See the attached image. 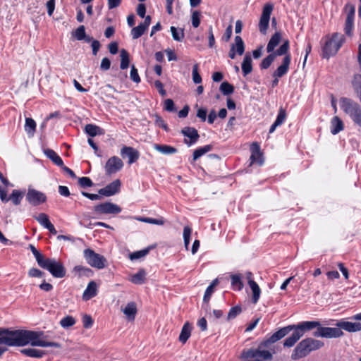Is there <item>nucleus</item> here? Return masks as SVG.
Returning a JSON list of instances; mask_svg holds the SVG:
<instances>
[{
	"label": "nucleus",
	"mask_w": 361,
	"mask_h": 361,
	"mask_svg": "<svg viewBox=\"0 0 361 361\" xmlns=\"http://www.w3.org/2000/svg\"><path fill=\"white\" fill-rule=\"evenodd\" d=\"M251 150V156H250V165L254 163L257 164L261 166L264 163V159L262 157V154L260 151V147L257 142H253L250 147Z\"/></svg>",
	"instance_id": "14"
},
{
	"label": "nucleus",
	"mask_w": 361,
	"mask_h": 361,
	"mask_svg": "<svg viewBox=\"0 0 361 361\" xmlns=\"http://www.w3.org/2000/svg\"><path fill=\"white\" fill-rule=\"evenodd\" d=\"M75 324V319L72 316H66L60 321V325L63 328H68Z\"/></svg>",
	"instance_id": "43"
},
{
	"label": "nucleus",
	"mask_w": 361,
	"mask_h": 361,
	"mask_svg": "<svg viewBox=\"0 0 361 361\" xmlns=\"http://www.w3.org/2000/svg\"><path fill=\"white\" fill-rule=\"evenodd\" d=\"M164 109L170 112L176 111L174 102L172 99H167L164 101Z\"/></svg>",
	"instance_id": "56"
},
{
	"label": "nucleus",
	"mask_w": 361,
	"mask_h": 361,
	"mask_svg": "<svg viewBox=\"0 0 361 361\" xmlns=\"http://www.w3.org/2000/svg\"><path fill=\"white\" fill-rule=\"evenodd\" d=\"M73 35L78 40H83L85 37V28L84 25L78 27L73 33Z\"/></svg>",
	"instance_id": "47"
},
{
	"label": "nucleus",
	"mask_w": 361,
	"mask_h": 361,
	"mask_svg": "<svg viewBox=\"0 0 361 361\" xmlns=\"http://www.w3.org/2000/svg\"><path fill=\"white\" fill-rule=\"evenodd\" d=\"M154 149L164 154H172L177 152V149L166 145H154Z\"/></svg>",
	"instance_id": "27"
},
{
	"label": "nucleus",
	"mask_w": 361,
	"mask_h": 361,
	"mask_svg": "<svg viewBox=\"0 0 361 361\" xmlns=\"http://www.w3.org/2000/svg\"><path fill=\"white\" fill-rule=\"evenodd\" d=\"M191 330L192 327L190 324L188 322L185 323L178 338L181 343H185L188 341L190 336Z\"/></svg>",
	"instance_id": "25"
},
{
	"label": "nucleus",
	"mask_w": 361,
	"mask_h": 361,
	"mask_svg": "<svg viewBox=\"0 0 361 361\" xmlns=\"http://www.w3.org/2000/svg\"><path fill=\"white\" fill-rule=\"evenodd\" d=\"M274 59H275V58L274 57V55L270 54L268 56H267L266 58H264L262 60V61L260 64V68L262 69L268 68L271 66V64L273 63Z\"/></svg>",
	"instance_id": "50"
},
{
	"label": "nucleus",
	"mask_w": 361,
	"mask_h": 361,
	"mask_svg": "<svg viewBox=\"0 0 361 361\" xmlns=\"http://www.w3.org/2000/svg\"><path fill=\"white\" fill-rule=\"evenodd\" d=\"M37 222L44 228H47L51 223L49 219L47 214L44 213H40L37 216L35 217Z\"/></svg>",
	"instance_id": "37"
},
{
	"label": "nucleus",
	"mask_w": 361,
	"mask_h": 361,
	"mask_svg": "<svg viewBox=\"0 0 361 361\" xmlns=\"http://www.w3.org/2000/svg\"><path fill=\"white\" fill-rule=\"evenodd\" d=\"M231 286L233 289L240 290L243 288V283L240 274H232L231 276Z\"/></svg>",
	"instance_id": "33"
},
{
	"label": "nucleus",
	"mask_w": 361,
	"mask_h": 361,
	"mask_svg": "<svg viewBox=\"0 0 361 361\" xmlns=\"http://www.w3.org/2000/svg\"><path fill=\"white\" fill-rule=\"evenodd\" d=\"M345 9L348 12L346 20H350L353 21L355 12V7L351 4H348L345 6Z\"/></svg>",
	"instance_id": "55"
},
{
	"label": "nucleus",
	"mask_w": 361,
	"mask_h": 361,
	"mask_svg": "<svg viewBox=\"0 0 361 361\" xmlns=\"http://www.w3.org/2000/svg\"><path fill=\"white\" fill-rule=\"evenodd\" d=\"M290 63V54H287L283 59V63L279 66L276 71L273 73V77L281 78L286 75L288 71Z\"/></svg>",
	"instance_id": "17"
},
{
	"label": "nucleus",
	"mask_w": 361,
	"mask_h": 361,
	"mask_svg": "<svg viewBox=\"0 0 361 361\" xmlns=\"http://www.w3.org/2000/svg\"><path fill=\"white\" fill-rule=\"evenodd\" d=\"M324 345V342L320 340L311 337L304 338L293 350L290 357L293 360L304 358L312 352L319 350Z\"/></svg>",
	"instance_id": "2"
},
{
	"label": "nucleus",
	"mask_w": 361,
	"mask_h": 361,
	"mask_svg": "<svg viewBox=\"0 0 361 361\" xmlns=\"http://www.w3.org/2000/svg\"><path fill=\"white\" fill-rule=\"evenodd\" d=\"M192 80L195 84H200L202 82V77L198 72V64H195L192 67Z\"/></svg>",
	"instance_id": "49"
},
{
	"label": "nucleus",
	"mask_w": 361,
	"mask_h": 361,
	"mask_svg": "<svg viewBox=\"0 0 361 361\" xmlns=\"http://www.w3.org/2000/svg\"><path fill=\"white\" fill-rule=\"evenodd\" d=\"M220 90L224 95H228L233 92L234 87L228 82H223L220 85Z\"/></svg>",
	"instance_id": "46"
},
{
	"label": "nucleus",
	"mask_w": 361,
	"mask_h": 361,
	"mask_svg": "<svg viewBox=\"0 0 361 361\" xmlns=\"http://www.w3.org/2000/svg\"><path fill=\"white\" fill-rule=\"evenodd\" d=\"M82 323H83V326L85 329L90 328L93 324V320H92L91 316L87 315V314L84 315L82 317Z\"/></svg>",
	"instance_id": "57"
},
{
	"label": "nucleus",
	"mask_w": 361,
	"mask_h": 361,
	"mask_svg": "<svg viewBox=\"0 0 361 361\" xmlns=\"http://www.w3.org/2000/svg\"><path fill=\"white\" fill-rule=\"evenodd\" d=\"M336 326L348 332H357L361 331V323L340 321L336 323Z\"/></svg>",
	"instance_id": "16"
},
{
	"label": "nucleus",
	"mask_w": 361,
	"mask_h": 361,
	"mask_svg": "<svg viewBox=\"0 0 361 361\" xmlns=\"http://www.w3.org/2000/svg\"><path fill=\"white\" fill-rule=\"evenodd\" d=\"M344 125L338 116H334L331 121V133L336 135L343 130Z\"/></svg>",
	"instance_id": "20"
},
{
	"label": "nucleus",
	"mask_w": 361,
	"mask_h": 361,
	"mask_svg": "<svg viewBox=\"0 0 361 361\" xmlns=\"http://www.w3.org/2000/svg\"><path fill=\"white\" fill-rule=\"evenodd\" d=\"M191 233H192V228L188 226H185L183 228V235L184 246L186 250H188Z\"/></svg>",
	"instance_id": "41"
},
{
	"label": "nucleus",
	"mask_w": 361,
	"mask_h": 361,
	"mask_svg": "<svg viewBox=\"0 0 361 361\" xmlns=\"http://www.w3.org/2000/svg\"><path fill=\"white\" fill-rule=\"evenodd\" d=\"M352 85L355 92L357 94V97L361 102V75L355 74L352 80Z\"/></svg>",
	"instance_id": "30"
},
{
	"label": "nucleus",
	"mask_w": 361,
	"mask_h": 361,
	"mask_svg": "<svg viewBox=\"0 0 361 361\" xmlns=\"http://www.w3.org/2000/svg\"><path fill=\"white\" fill-rule=\"evenodd\" d=\"M181 133L186 137L187 138L184 139V142L188 146L190 147L193 144H195L198 138L199 134L197 130L191 127H185L181 130Z\"/></svg>",
	"instance_id": "12"
},
{
	"label": "nucleus",
	"mask_w": 361,
	"mask_h": 361,
	"mask_svg": "<svg viewBox=\"0 0 361 361\" xmlns=\"http://www.w3.org/2000/svg\"><path fill=\"white\" fill-rule=\"evenodd\" d=\"M122 312L129 321H133L137 314V306L135 302H128L126 305V306L122 310Z\"/></svg>",
	"instance_id": "18"
},
{
	"label": "nucleus",
	"mask_w": 361,
	"mask_h": 361,
	"mask_svg": "<svg viewBox=\"0 0 361 361\" xmlns=\"http://www.w3.org/2000/svg\"><path fill=\"white\" fill-rule=\"evenodd\" d=\"M146 13V7L144 4H138L137 7V15L141 17L144 18Z\"/></svg>",
	"instance_id": "64"
},
{
	"label": "nucleus",
	"mask_w": 361,
	"mask_h": 361,
	"mask_svg": "<svg viewBox=\"0 0 361 361\" xmlns=\"http://www.w3.org/2000/svg\"><path fill=\"white\" fill-rule=\"evenodd\" d=\"M252 291V301L254 304H256L259 299L261 290L255 281H251L250 284H248Z\"/></svg>",
	"instance_id": "32"
},
{
	"label": "nucleus",
	"mask_w": 361,
	"mask_h": 361,
	"mask_svg": "<svg viewBox=\"0 0 361 361\" xmlns=\"http://www.w3.org/2000/svg\"><path fill=\"white\" fill-rule=\"evenodd\" d=\"M340 107L354 123L361 126V106L356 102L347 97H341Z\"/></svg>",
	"instance_id": "4"
},
{
	"label": "nucleus",
	"mask_w": 361,
	"mask_h": 361,
	"mask_svg": "<svg viewBox=\"0 0 361 361\" xmlns=\"http://www.w3.org/2000/svg\"><path fill=\"white\" fill-rule=\"evenodd\" d=\"M171 35L173 39L178 42H181L184 38V31L183 29H177L174 26H171Z\"/></svg>",
	"instance_id": "38"
},
{
	"label": "nucleus",
	"mask_w": 361,
	"mask_h": 361,
	"mask_svg": "<svg viewBox=\"0 0 361 361\" xmlns=\"http://www.w3.org/2000/svg\"><path fill=\"white\" fill-rule=\"evenodd\" d=\"M272 11V4H267L264 5L259 23V30L263 34L266 33L267 30L269 27L270 16L271 14Z\"/></svg>",
	"instance_id": "10"
},
{
	"label": "nucleus",
	"mask_w": 361,
	"mask_h": 361,
	"mask_svg": "<svg viewBox=\"0 0 361 361\" xmlns=\"http://www.w3.org/2000/svg\"><path fill=\"white\" fill-rule=\"evenodd\" d=\"M150 248L147 247L139 251L134 252L131 254H130L129 258L131 260H136L138 259H140L142 257H145L149 252Z\"/></svg>",
	"instance_id": "40"
},
{
	"label": "nucleus",
	"mask_w": 361,
	"mask_h": 361,
	"mask_svg": "<svg viewBox=\"0 0 361 361\" xmlns=\"http://www.w3.org/2000/svg\"><path fill=\"white\" fill-rule=\"evenodd\" d=\"M121 185V181L118 179H116L106 187L99 189L98 192L99 195L106 197L114 195L119 191Z\"/></svg>",
	"instance_id": "13"
},
{
	"label": "nucleus",
	"mask_w": 361,
	"mask_h": 361,
	"mask_svg": "<svg viewBox=\"0 0 361 361\" xmlns=\"http://www.w3.org/2000/svg\"><path fill=\"white\" fill-rule=\"evenodd\" d=\"M234 47V49L239 56H242L245 52V44L240 36H235L234 39V43L231 44Z\"/></svg>",
	"instance_id": "28"
},
{
	"label": "nucleus",
	"mask_w": 361,
	"mask_h": 361,
	"mask_svg": "<svg viewBox=\"0 0 361 361\" xmlns=\"http://www.w3.org/2000/svg\"><path fill=\"white\" fill-rule=\"evenodd\" d=\"M83 256L87 263L92 267L102 269L106 266V259L90 248L85 249L83 251Z\"/></svg>",
	"instance_id": "6"
},
{
	"label": "nucleus",
	"mask_w": 361,
	"mask_h": 361,
	"mask_svg": "<svg viewBox=\"0 0 361 361\" xmlns=\"http://www.w3.org/2000/svg\"><path fill=\"white\" fill-rule=\"evenodd\" d=\"M281 39V35L279 32H276L270 39L267 47V51L270 53L272 52L276 46L279 45Z\"/></svg>",
	"instance_id": "26"
},
{
	"label": "nucleus",
	"mask_w": 361,
	"mask_h": 361,
	"mask_svg": "<svg viewBox=\"0 0 361 361\" xmlns=\"http://www.w3.org/2000/svg\"><path fill=\"white\" fill-rule=\"evenodd\" d=\"M23 355L35 358H40L44 355V353L42 350L35 348H24L20 350Z\"/></svg>",
	"instance_id": "29"
},
{
	"label": "nucleus",
	"mask_w": 361,
	"mask_h": 361,
	"mask_svg": "<svg viewBox=\"0 0 361 361\" xmlns=\"http://www.w3.org/2000/svg\"><path fill=\"white\" fill-rule=\"evenodd\" d=\"M78 183L82 188H89L93 185V182L89 177H81L78 178Z\"/></svg>",
	"instance_id": "51"
},
{
	"label": "nucleus",
	"mask_w": 361,
	"mask_h": 361,
	"mask_svg": "<svg viewBox=\"0 0 361 361\" xmlns=\"http://www.w3.org/2000/svg\"><path fill=\"white\" fill-rule=\"evenodd\" d=\"M121 155L123 158L127 157L128 158V163L132 164L139 159L140 153L137 149L131 147L124 146L121 149Z\"/></svg>",
	"instance_id": "15"
},
{
	"label": "nucleus",
	"mask_w": 361,
	"mask_h": 361,
	"mask_svg": "<svg viewBox=\"0 0 361 361\" xmlns=\"http://www.w3.org/2000/svg\"><path fill=\"white\" fill-rule=\"evenodd\" d=\"M26 200L32 206L36 207L47 201V195L41 191L29 188L26 194Z\"/></svg>",
	"instance_id": "8"
},
{
	"label": "nucleus",
	"mask_w": 361,
	"mask_h": 361,
	"mask_svg": "<svg viewBox=\"0 0 361 361\" xmlns=\"http://www.w3.org/2000/svg\"><path fill=\"white\" fill-rule=\"evenodd\" d=\"M241 307L240 306H235L232 307L228 314V319H234L238 314L241 312Z\"/></svg>",
	"instance_id": "54"
},
{
	"label": "nucleus",
	"mask_w": 361,
	"mask_h": 361,
	"mask_svg": "<svg viewBox=\"0 0 361 361\" xmlns=\"http://www.w3.org/2000/svg\"><path fill=\"white\" fill-rule=\"evenodd\" d=\"M23 197V192L18 190H13L9 200H11L15 205H18L20 204Z\"/></svg>",
	"instance_id": "39"
},
{
	"label": "nucleus",
	"mask_w": 361,
	"mask_h": 361,
	"mask_svg": "<svg viewBox=\"0 0 361 361\" xmlns=\"http://www.w3.org/2000/svg\"><path fill=\"white\" fill-rule=\"evenodd\" d=\"M129 280L134 284H143L146 281V271L140 269L136 274L132 275Z\"/></svg>",
	"instance_id": "24"
},
{
	"label": "nucleus",
	"mask_w": 361,
	"mask_h": 361,
	"mask_svg": "<svg viewBox=\"0 0 361 361\" xmlns=\"http://www.w3.org/2000/svg\"><path fill=\"white\" fill-rule=\"evenodd\" d=\"M121 64L120 68L122 70L128 68L130 63L129 54L126 49H121L120 51Z\"/></svg>",
	"instance_id": "35"
},
{
	"label": "nucleus",
	"mask_w": 361,
	"mask_h": 361,
	"mask_svg": "<svg viewBox=\"0 0 361 361\" xmlns=\"http://www.w3.org/2000/svg\"><path fill=\"white\" fill-rule=\"evenodd\" d=\"M110 66H111V61L110 60L105 57V58H103L102 61H101V64H100V68L102 70V71H107L110 68Z\"/></svg>",
	"instance_id": "61"
},
{
	"label": "nucleus",
	"mask_w": 361,
	"mask_h": 361,
	"mask_svg": "<svg viewBox=\"0 0 361 361\" xmlns=\"http://www.w3.org/2000/svg\"><path fill=\"white\" fill-rule=\"evenodd\" d=\"M212 149V146L210 145H204L203 147L196 149L193 152V161H196L200 157L210 152Z\"/></svg>",
	"instance_id": "31"
},
{
	"label": "nucleus",
	"mask_w": 361,
	"mask_h": 361,
	"mask_svg": "<svg viewBox=\"0 0 361 361\" xmlns=\"http://www.w3.org/2000/svg\"><path fill=\"white\" fill-rule=\"evenodd\" d=\"M252 60L250 54H246L243 63H242V71L245 76L250 74L252 71Z\"/></svg>",
	"instance_id": "22"
},
{
	"label": "nucleus",
	"mask_w": 361,
	"mask_h": 361,
	"mask_svg": "<svg viewBox=\"0 0 361 361\" xmlns=\"http://www.w3.org/2000/svg\"><path fill=\"white\" fill-rule=\"evenodd\" d=\"M233 32V27L231 25H229L227 28L225 30V33L223 36V39H224L226 42H228L232 35Z\"/></svg>",
	"instance_id": "63"
},
{
	"label": "nucleus",
	"mask_w": 361,
	"mask_h": 361,
	"mask_svg": "<svg viewBox=\"0 0 361 361\" xmlns=\"http://www.w3.org/2000/svg\"><path fill=\"white\" fill-rule=\"evenodd\" d=\"M286 111L283 109H280L278 116H277V118H276V121H274V123L279 126L283 123V122L286 120Z\"/></svg>",
	"instance_id": "52"
},
{
	"label": "nucleus",
	"mask_w": 361,
	"mask_h": 361,
	"mask_svg": "<svg viewBox=\"0 0 361 361\" xmlns=\"http://www.w3.org/2000/svg\"><path fill=\"white\" fill-rule=\"evenodd\" d=\"M75 276L78 277L87 276L90 277L93 275V271L91 269L84 266H75L73 270Z\"/></svg>",
	"instance_id": "23"
},
{
	"label": "nucleus",
	"mask_w": 361,
	"mask_h": 361,
	"mask_svg": "<svg viewBox=\"0 0 361 361\" xmlns=\"http://www.w3.org/2000/svg\"><path fill=\"white\" fill-rule=\"evenodd\" d=\"M31 252L35 256L36 261L37 262L38 265L41 264L43 260L45 259L44 256L35 248V247L32 245H29Z\"/></svg>",
	"instance_id": "48"
},
{
	"label": "nucleus",
	"mask_w": 361,
	"mask_h": 361,
	"mask_svg": "<svg viewBox=\"0 0 361 361\" xmlns=\"http://www.w3.org/2000/svg\"><path fill=\"white\" fill-rule=\"evenodd\" d=\"M123 166V163L122 160L116 156H113L107 160L104 169L106 173L111 175L120 171Z\"/></svg>",
	"instance_id": "11"
},
{
	"label": "nucleus",
	"mask_w": 361,
	"mask_h": 361,
	"mask_svg": "<svg viewBox=\"0 0 361 361\" xmlns=\"http://www.w3.org/2000/svg\"><path fill=\"white\" fill-rule=\"evenodd\" d=\"M47 13L49 16H52L55 9V0H49L47 2Z\"/></svg>",
	"instance_id": "59"
},
{
	"label": "nucleus",
	"mask_w": 361,
	"mask_h": 361,
	"mask_svg": "<svg viewBox=\"0 0 361 361\" xmlns=\"http://www.w3.org/2000/svg\"><path fill=\"white\" fill-rule=\"evenodd\" d=\"M93 210L97 214H116L121 212V208L112 202H104L97 204Z\"/></svg>",
	"instance_id": "9"
},
{
	"label": "nucleus",
	"mask_w": 361,
	"mask_h": 361,
	"mask_svg": "<svg viewBox=\"0 0 361 361\" xmlns=\"http://www.w3.org/2000/svg\"><path fill=\"white\" fill-rule=\"evenodd\" d=\"M85 130V133L91 137L96 136L97 135H102L103 133V130L99 126L92 124L86 125Z\"/></svg>",
	"instance_id": "34"
},
{
	"label": "nucleus",
	"mask_w": 361,
	"mask_h": 361,
	"mask_svg": "<svg viewBox=\"0 0 361 361\" xmlns=\"http://www.w3.org/2000/svg\"><path fill=\"white\" fill-rule=\"evenodd\" d=\"M130 78L133 82H135L136 83H138L140 82V78L139 76L137 70L135 67L134 65L131 66V69H130Z\"/></svg>",
	"instance_id": "53"
},
{
	"label": "nucleus",
	"mask_w": 361,
	"mask_h": 361,
	"mask_svg": "<svg viewBox=\"0 0 361 361\" xmlns=\"http://www.w3.org/2000/svg\"><path fill=\"white\" fill-rule=\"evenodd\" d=\"M353 27V21L350 20H345V32L347 35L350 36L352 35V30Z\"/></svg>",
	"instance_id": "60"
},
{
	"label": "nucleus",
	"mask_w": 361,
	"mask_h": 361,
	"mask_svg": "<svg viewBox=\"0 0 361 361\" xmlns=\"http://www.w3.org/2000/svg\"><path fill=\"white\" fill-rule=\"evenodd\" d=\"M344 42V37L343 35L339 33H334L332 35V37L326 41L324 48L323 51L324 54L326 57H329L330 56H333L340 47L342 46Z\"/></svg>",
	"instance_id": "7"
},
{
	"label": "nucleus",
	"mask_w": 361,
	"mask_h": 361,
	"mask_svg": "<svg viewBox=\"0 0 361 361\" xmlns=\"http://www.w3.org/2000/svg\"><path fill=\"white\" fill-rule=\"evenodd\" d=\"M154 86H155V87L159 90V94H160L161 96H163V97L166 96V90H164V85H163V84L161 83V81H159V80H156V81L154 82Z\"/></svg>",
	"instance_id": "62"
},
{
	"label": "nucleus",
	"mask_w": 361,
	"mask_h": 361,
	"mask_svg": "<svg viewBox=\"0 0 361 361\" xmlns=\"http://www.w3.org/2000/svg\"><path fill=\"white\" fill-rule=\"evenodd\" d=\"M289 49V42L288 40H286L283 44L274 53H271L274 55V57L276 58V56H282L286 54Z\"/></svg>",
	"instance_id": "44"
},
{
	"label": "nucleus",
	"mask_w": 361,
	"mask_h": 361,
	"mask_svg": "<svg viewBox=\"0 0 361 361\" xmlns=\"http://www.w3.org/2000/svg\"><path fill=\"white\" fill-rule=\"evenodd\" d=\"M310 324V326L302 331V336L306 331L317 328V331L313 333L314 337H321L326 338H336L343 336V332L339 327H324L321 326L319 322L317 321H306L301 322V324Z\"/></svg>",
	"instance_id": "3"
},
{
	"label": "nucleus",
	"mask_w": 361,
	"mask_h": 361,
	"mask_svg": "<svg viewBox=\"0 0 361 361\" xmlns=\"http://www.w3.org/2000/svg\"><path fill=\"white\" fill-rule=\"evenodd\" d=\"M201 13L199 11L195 10L192 11L191 14V22L192 25L197 28L200 24Z\"/></svg>",
	"instance_id": "45"
},
{
	"label": "nucleus",
	"mask_w": 361,
	"mask_h": 361,
	"mask_svg": "<svg viewBox=\"0 0 361 361\" xmlns=\"http://www.w3.org/2000/svg\"><path fill=\"white\" fill-rule=\"evenodd\" d=\"M46 338L42 331L0 329V344L8 346H24L30 344L32 346L43 348H61L59 343L47 341Z\"/></svg>",
	"instance_id": "1"
},
{
	"label": "nucleus",
	"mask_w": 361,
	"mask_h": 361,
	"mask_svg": "<svg viewBox=\"0 0 361 361\" xmlns=\"http://www.w3.org/2000/svg\"><path fill=\"white\" fill-rule=\"evenodd\" d=\"M39 267L49 271L55 278H63L66 276V269L63 264L55 259L45 258Z\"/></svg>",
	"instance_id": "5"
},
{
	"label": "nucleus",
	"mask_w": 361,
	"mask_h": 361,
	"mask_svg": "<svg viewBox=\"0 0 361 361\" xmlns=\"http://www.w3.org/2000/svg\"><path fill=\"white\" fill-rule=\"evenodd\" d=\"M36 129V123L31 118H25V130L29 135H33Z\"/></svg>",
	"instance_id": "36"
},
{
	"label": "nucleus",
	"mask_w": 361,
	"mask_h": 361,
	"mask_svg": "<svg viewBox=\"0 0 361 361\" xmlns=\"http://www.w3.org/2000/svg\"><path fill=\"white\" fill-rule=\"evenodd\" d=\"M44 154L56 166L59 167L63 166V161L62 159L53 149H44Z\"/></svg>",
	"instance_id": "21"
},
{
	"label": "nucleus",
	"mask_w": 361,
	"mask_h": 361,
	"mask_svg": "<svg viewBox=\"0 0 361 361\" xmlns=\"http://www.w3.org/2000/svg\"><path fill=\"white\" fill-rule=\"evenodd\" d=\"M97 283L94 281H92L88 283L86 289L85 290L83 295H82V298L85 300H88L92 298L93 297H94L97 295Z\"/></svg>",
	"instance_id": "19"
},
{
	"label": "nucleus",
	"mask_w": 361,
	"mask_h": 361,
	"mask_svg": "<svg viewBox=\"0 0 361 361\" xmlns=\"http://www.w3.org/2000/svg\"><path fill=\"white\" fill-rule=\"evenodd\" d=\"M28 275L30 277H42L44 273L38 269L32 268L29 270Z\"/></svg>",
	"instance_id": "58"
},
{
	"label": "nucleus",
	"mask_w": 361,
	"mask_h": 361,
	"mask_svg": "<svg viewBox=\"0 0 361 361\" xmlns=\"http://www.w3.org/2000/svg\"><path fill=\"white\" fill-rule=\"evenodd\" d=\"M145 30L146 29L145 28V27L142 26V25L139 24L137 27H135L132 29V37L135 39H138L144 34Z\"/></svg>",
	"instance_id": "42"
}]
</instances>
